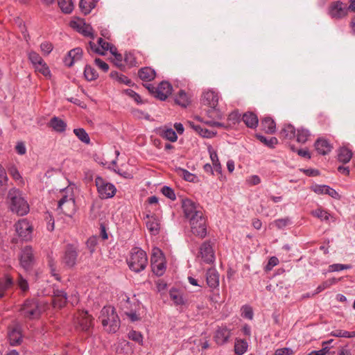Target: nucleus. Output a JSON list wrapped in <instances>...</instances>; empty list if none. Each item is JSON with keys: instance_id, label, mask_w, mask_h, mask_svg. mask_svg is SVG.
I'll use <instances>...</instances> for the list:
<instances>
[{"instance_id": "27", "label": "nucleus", "mask_w": 355, "mask_h": 355, "mask_svg": "<svg viewBox=\"0 0 355 355\" xmlns=\"http://www.w3.org/2000/svg\"><path fill=\"white\" fill-rule=\"evenodd\" d=\"M8 339L10 345H20L22 341V336L18 327H15L8 332Z\"/></svg>"}, {"instance_id": "41", "label": "nucleus", "mask_w": 355, "mask_h": 355, "mask_svg": "<svg viewBox=\"0 0 355 355\" xmlns=\"http://www.w3.org/2000/svg\"><path fill=\"white\" fill-rule=\"evenodd\" d=\"M248 349V343L243 340H239L235 343L234 352L237 355L243 354Z\"/></svg>"}, {"instance_id": "14", "label": "nucleus", "mask_w": 355, "mask_h": 355, "mask_svg": "<svg viewBox=\"0 0 355 355\" xmlns=\"http://www.w3.org/2000/svg\"><path fill=\"white\" fill-rule=\"evenodd\" d=\"M201 259L206 263H212L215 259L214 252L210 241H205L200 247Z\"/></svg>"}, {"instance_id": "54", "label": "nucleus", "mask_w": 355, "mask_h": 355, "mask_svg": "<svg viewBox=\"0 0 355 355\" xmlns=\"http://www.w3.org/2000/svg\"><path fill=\"white\" fill-rule=\"evenodd\" d=\"M53 49V46L51 42H44L40 44V49L44 55H49Z\"/></svg>"}, {"instance_id": "36", "label": "nucleus", "mask_w": 355, "mask_h": 355, "mask_svg": "<svg viewBox=\"0 0 355 355\" xmlns=\"http://www.w3.org/2000/svg\"><path fill=\"white\" fill-rule=\"evenodd\" d=\"M178 173L183 178L184 180L190 182H195L197 180V176L186 169L178 168L176 169Z\"/></svg>"}, {"instance_id": "18", "label": "nucleus", "mask_w": 355, "mask_h": 355, "mask_svg": "<svg viewBox=\"0 0 355 355\" xmlns=\"http://www.w3.org/2000/svg\"><path fill=\"white\" fill-rule=\"evenodd\" d=\"M206 281L207 285L215 288L219 286V274L214 268H209L206 272Z\"/></svg>"}, {"instance_id": "8", "label": "nucleus", "mask_w": 355, "mask_h": 355, "mask_svg": "<svg viewBox=\"0 0 355 355\" xmlns=\"http://www.w3.org/2000/svg\"><path fill=\"white\" fill-rule=\"evenodd\" d=\"M58 209L68 216H72L76 212L75 200L73 197L63 196L58 201Z\"/></svg>"}, {"instance_id": "28", "label": "nucleus", "mask_w": 355, "mask_h": 355, "mask_svg": "<svg viewBox=\"0 0 355 355\" xmlns=\"http://www.w3.org/2000/svg\"><path fill=\"white\" fill-rule=\"evenodd\" d=\"M295 128L293 125L286 124L282 129L280 135L284 139L291 140L295 137Z\"/></svg>"}, {"instance_id": "62", "label": "nucleus", "mask_w": 355, "mask_h": 355, "mask_svg": "<svg viewBox=\"0 0 355 355\" xmlns=\"http://www.w3.org/2000/svg\"><path fill=\"white\" fill-rule=\"evenodd\" d=\"M8 181L6 170L0 164V186L4 185Z\"/></svg>"}, {"instance_id": "38", "label": "nucleus", "mask_w": 355, "mask_h": 355, "mask_svg": "<svg viewBox=\"0 0 355 355\" xmlns=\"http://www.w3.org/2000/svg\"><path fill=\"white\" fill-rule=\"evenodd\" d=\"M310 135V132L307 129L304 128L297 129V132L295 133L297 141L304 144L308 140Z\"/></svg>"}, {"instance_id": "11", "label": "nucleus", "mask_w": 355, "mask_h": 355, "mask_svg": "<svg viewBox=\"0 0 355 355\" xmlns=\"http://www.w3.org/2000/svg\"><path fill=\"white\" fill-rule=\"evenodd\" d=\"M78 252L73 245H67L62 257V262L65 266L73 268L76 264Z\"/></svg>"}, {"instance_id": "24", "label": "nucleus", "mask_w": 355, "mask_h": 355, "mask_svg": "<svg viewBox=\"0 0 355 355\" xmlns=\"http://www.w3.org/2000/svg\"><path fill=\"white\" fill-rule=\"evenodd\" d=\"M243 121L250 128H255L258 125L259 120L257 116L252 112H248L243 115Z\"/></svg>"}, {"instance_id": "57", "label": "nucleus", "mask_w": 355, "mask_h": 355, "mask_svg": "<svg viewBox=\"0 0 355 355\" xmlns=\"http://www.w3.org/2000/svg\"><path fill=\"white\" fill-rule=\"evenodd\" d=\"M242 315L248 319H252L253 318V311L252 309L249 306H244L242 308Z\"/></svg>"}, {"instance_id": "9", "label": "nucleus", "mask_w": 355, "mask_h": 355, "mask_svg": "<svg viewBox=\"0 0 355 355\" xmlns=\"http://www.w3.org/2000/svg\"><path fill=\"white\" fill-rule=\"evenodd\" d=\"M151 266L153 272L157 276L163 275L165 265L162 257V252L158 248L153 249L151 257Z\"/></svg>"}, {"instance_id": "22", "label": "nucleus", "mask_w": 355, "mask_h": 355, "mask_svg": "<svg viewBox=\"0 0 355 355\" xmlns=\"http://www.w3.org/2000/svg\"><path fill=\"white\" fill-rule=\"evenodd\" d=\"M155 71L148 67H142L138 71V76L143 81H151L155 78Z\"/></svg>"}, {"instance_id": "12", "label": "nucleus", "mask_w": 355, "mask_h": 355, "mask_svg": "<svg viewBox=\"0 0 355 355\" xmlns=\"http://www.w3.org/2000/svg\"><path fill=\"white\" fill-rule=\"evenodd\" d=\"M201 101L204 105L208 106L210 108L207 111V114L209 115L211 111L215 110L218 105V95L216 92L209 90L203 93Z\"/></svg>"}, {"instance_id": "52", "label": "nucleus", "mask_w": 355, "mask_h": 355, "mask_svg": "<svg viewBox=\"0 0 355 355\" xmlns=\"http://www.w3.org/2000/svg\"><path fill=\"white\" fill-rule=\"evenodd\" d=\"M72 58H74L75 62L80 60L83 56V50L81 48H75L68 52Z\"/></svg>"}, {"instance_id": "3", "label": "nucleus", "mask_w": 355, "mask_h": 355, "mask_svg": "<svg viewBox=\"0 0 355 355\" xmlns=\"http://www.w3.org/2000/svg\"><path fill=\"white\" fill-rule=\"evenodd\" d=\"M8 199L10 200V209L12 212H15L19 216L26 215L28 212L29 206L19 189H11L8 191Z\"/></svg>"}, {"instance_id": "48", "label": "nucleus", "mask_w": 355, "mask_h": 355, "mask_svg": "<svg viewBox=\"0 0 355 355\" xmlns=\"http://www.w3.org/2000/svg\"><path fill=\"white\" fill-rule=\"evenodd\" d=\"M28 59L33 66L41 64L43 60L42 57L35 51H31L28 53Z\"/></svg>"}, {"instance_id": "19", "label": "nucleus", "mask_w": 355, "mask_h": 355, "mask_svg": "<svg viewBox=\"0 0 355 355\" xmlns=\"http://www.w3.org/2000/svg\"><path fill=\"white\" fill-rule=\"evenodd\" d=\"M189 126L195 130L199 135L205 138H212L216 135V132H213L207 128H202L200 125H196L192 121H188Z\"/></svg>"}, {"instance_id": "25", "label": "nucleus", "mask_w": 355, "mask_h": 355, "mask_svg": "<svg viewBox=\"0 0 355 355\" xmlns=\"http://www.w3.org/2000/svg\"><path fill=\"white\" fill-rule=\"evenodd\" d=\"M49 125L57 132H63L65 131L67 128V123L57 116L51 118L49 123Z\"/></svg>"}, {"instance_id": "35", "label": "nucleus", "mask_w": 355, "mask_h": 355, "mask_svg": "<svg viewBox=\"0 0 355 355\" xmlns=\"http://www.w3.org/2000/svg\"><path fill=\"white\" fill-rule=\"evenodd\" d=\"M84 76L87 80L92 81L98 78V74L92 66L86 65L84 69Z\"/></svg>"}, {"instance_id": "55", "label": "nucleus", "mask_w": 355, "mask_h": 355, "mask_svg": "<svg viewBox=\"0 0 355 355\" xmlns=\"http://www.w3.org/2000/svg\"><path fill=\"white\" fill-rule=\"evenodd\" d=\"M274 223L278 229H283L290 223V219L288 218L277 219Z\"/></svg>"}, {"instance_id": "16", "label": "nucleus", "mask_w": 355, "mask_h": 355, "mask_svg": "<svg viewBox=\"0 0 355 355\" xmlns=\"http://www.w3.org/2000/svg\"><path fill=\"white\" fill-rule=\"evenodd\" d=\"M155 98L164 101L171 94L172 86L167 81H162L156 87Z\"/></svg>"}, {"instance_id": "39", "label": "nucleus", "mask_w": 355, "mask_h": 355, "mask_svg": "<svg viewBox=\"0 0 355 355\" xmlns=\"http://www.w3.org/2000/svg\"><path fill=\"white\" fill-rule=\"evenodd\" d=\"M170 297L174 302L176 305H183L185 302L182 294L178 291L175 289H172L170 291Z\"/></svg>"}, {"instance_id": "53", "label": "nucleus", "mask_w": 355, "mask_h": 355, "mask_svg": "<svg viewBox=\"0 0 355 355\" xmlns=\"http://www.w3.org/2000/svg\"><path fill=\"white\" fill-rule=\"evenodd\" d=\"M97 245V236H93L89 237L87 242L86 245L89 249L91 254H92L95 251V247Z\"/></svg>"}, {"instance_id": "33", "label": "nucleus", "mask_w": 355, "mask_h": 355, "mask_svg": "<svg viewBox=\"0 0 355 355\" xmlns=\"http://www.w3.org/2000/svg\"><path fill=\"white\" fill-rule=\"evenodd\" d=\"M79 325L84 331H88L90 329L92 326V318L87 315V313H85V315L80 320Z\"/></svg>"}, {"instance_id": "40", "label": "nucleus", "mask_w": 355, "mask_h": 355, "mask_svg": "<svg viewBox=\"0 0 355 355\" xmlns=\"http://www.w3.org/2000/svg\"><path fill=\"white\" fill-rule=\"evenodd\" d=\"M73 133L82 142L86 144L90 143L89 137L83 128H76L73 130Z\"/></svg>"}, {"instance_id": "56", "label": "nucleus", "mask_w": 355, "mask_h": 355, "mask_svg": "<svg viewBox=\"0 0 355 355\" xmlns=\"http://www.w3.org/2000/svg\"><path fill=\"white\" fill-rule=\"evenodd\" d=\"M17 284L22 291L26 292L28 290V284L26 279L23 278L20 275H19Z\"/></svg>"}, {"instance_id": "44", "label": "nucleus", "mask_w": 355, "mask_h": 355, "mask_svg": "<svg viewBox=\"0 0 355 355\" xmlns=\"http://www.w3.org/2000/svg\"><path fill=\"white\" fill-rule=\"evenodd\" d=\"M210 157L212 161L213 169L218 174H221V166L220 164L216 153H210Z\"/></svg>"}, {"instance_id": "34", "label": "nucleus", "mask_w": 355, "mask_h": 355, "mask_svg": "<svg viewBox=\"0 0 355 355\" xmlns=\"http://www.w3.org/2000/svg\"><path fill=\"white\" fill-rule=\"evenodd\" d=\"M175 101L177 104L184 107H186L189 103V97L184 90L179 91L175 98Z\"/></svg>"}, {"instance_id": "50", "label": "nucleus", "mask_w": 355, "mask_h": 355, "mask_svg": "<svg viewBox=\"0 0 355 355\" xmlns=\"http://www.w3.org/2000/svg\"><path fill=\"white\" fill-rule=\"evenodd\" d=\"M333 341V340H330L328 342H323L322 346L323 347L318 350V352H320V355H334L335 351L331 350V349L328 347V345L331 343Z\"/></svg>"}, {"instance_id": "61", "label": "nucleus", "mask_w": 355, "mask_h": 355, "mask_svg": "<svg viewBox=\"0 0 355 355\" xmlns=\"http://www.w3.org/2000/svg\"><path fill=\"white\" fill-rule=\"evenodd\" d=\"M278 263H279V260H278V259L277 257H271L269 259L267 265L266 266V268H265L266 270H272V268L274 266H277L278 264Z\"/></svg>"}, {"instance_id": "32", "label": "nucleus", "mask_w": 355, "mask_h": 355, "mask_svg": "<svg viewBox=\"0 0 355 355\" xmlns=\"http://www.w3.org/2000/svg\"><path fill=\"white\" fill-rule=\"evenodd\" d=\"M13 284L12 279L7 275L5 279H0V298L4 296L5 291Z\"/></svg>"}, {"instance_id": "64", "label": "nucleus", "mask_w": 355, "mask_h": 355, "mask_svg": "<svg viewBox=\"0 0 355 355\" xmlns=\"http://www.w3.org/2000/svg\"><path fill=\"white\" fill-rule=\"evenodd\" d=\"M117 80L120 83H123L126 85H128V86H132L133 85V83L132 82V80L130 79H129L127 76L123 75V74H121L120 76H119V78L117 79Z\"/></svg>"}, {"instance_id": "23", "label": "nucleus", "mask_w": 355, "mask_h": 355, "mask_svg": "<svg viewBox=\"0 0 355 355\" xmlns=\"http://www.w3.org/2000/svg\"><path fill=\"white\" fill-rule=\"evenodd\" d=\"M147 220L146 222V227L151 234L156 235L159 233V224L155 216H146Z\"/></svg>"}, {"instance_id": "2", "label": "nucleus", "mask_w": 355, "mask_h": 355, "mask_svg": "<svg viewBox=\"0 0 355 355\" xmlns=\"http://www.w3.org/2000/svg\"><path fill=\"white\" fill-rule=\"evenodd\" d=\"M99 319L108 333H116L120 327L121 321L113 306H104L101 311Z\"/></svg>"}, {"instance_id": "43", "label": "nucleus", "mask_w": 355, "mask_h": 355, "mask_svg": "<svg viewBox=\"0 0 355 355\" xmlns=\"http://www.w3.org/2000/svg\"><path fill=\"white\" fill-rule=\"evenodd\" d=\"M312 214L321 219L322 220H324L326 222H328L329 220V218L331 216L330 214H329L327 211L322 210L321 209H317L312 211Z\"/></svg>"}, {"instance_id": "59", "label": "nucleus", "mask_w": 355, "mask_h": 355, "mask_svg": "<svg viewBox=\"0 0 355 355\" xmlns=\"http://www.w3.org/2000/svg\"><path fill=\"white\" fill-rule=\"evenodd\" d=\"M123 60V57L121 53H118L117 55H115L114 63L116 67H118L121 69H123L125 68V66L122 64Z\"/></svg>"}, {"instance_id": "6", "label": "nucleus", "mask_w": 355, "mask_h": 355, "mask_svg": "<svg viewBox=\"0 0 355 355\" xmlns=\"http://www.w3.org/2000/svg\"><path fill=\"white\" fill-rule=\"evenodd\" d=\"M95 185L101 199L112 198L116 192V189L113 184L107 182L100 176L95 178Z\"/></svg>"}, {"instance_id": "29", "label": "nucleus", "mask_w": 355, "mask_h": 355, "mask_svg": "<svg viewBox=\"0 0 355 355\" xmlns=\"http://www.w3.org/2000/svg\"><path fill=\"white\" fill-rule=\"evenodd\" d=\"M352 157V151L347 148L343 147L338 150V159L339 162L346 164L349 162Z\"/></svg>"}, {"instance_id": "31", "label": "nucleus", "mask_w": 355, "mask_h": 355, "mask_svg": "<svg viewBox=\"0 0 355 355\" xmlns=\"http://www.w3.org/2000/svg\"><path fill=\"white\" fill-rule=\"evenodd\" d=\"M255 137L258 140H259L265 146H266L269 148H274L275 146V145H277L278 143L277 139L275 137L267 138L260 134H257L255 135Z\"/></svg>"}, {"instance_id": "60", "label": "nucleus", "mask_w": 355, "mask_h": 355, "mask_svg": "<svg viewBox=\"0 0 355 355\" xmlns=\"http://www.w3.org/2000/svg\"><path fill=\"white\" fill-rule=\"evenodd\" d=\"M125 93L130 97L132 98L137 103L141 102V96L135 91L130 89H128L125 90Z\"/></svg>"}, {"instance_id": "46", "label": "nucleus", "mask_w": 355, "mask_h": 355, "mask_svg": "<svg viewBox=\"0 0 355 355\" xmlns=\"http://www.w3.org/2000/svg\"><path fill=\"white\" fill-rule=\"evenodd\" d=\"M34 67L36 71H39L44 76H50V70L44 61H42L41 64L35 65Z\"/></svg>"}, {"instance_id": "30", "label": "nucleus", "mask_w": 355, "mask_h": 355, "mask_svg": "<svg viewBox=\"0 0 355 355\" xmlns=\"http://www.w3.org/2000/svg\"><path fill=\"white\" fill-rule=\"evenodd\" d=\"M95 6V0H80L79 3L80 9L85 15L89 14Z\"/></svg>"}, {"instance_id": "63", "label": "nucleus", "mask_w": 355, "mask_h": 355, "mask_svg": "<svg viewBox=\"0 0 355 355\" xmlns=\"http://www.w3.org/2000/svg\"><path fill=\"white\" fill-rule=\"evenodd\" d=\"M292 354L293 350L288 347L277 349L275 352V355H290Z\"/></svg>"}, {"instance_id": "5", "label": "nucleus", "mask_w": 355, "mask_h": 355, "mask_svg": "<svg viewBox=\"0 0 355 355\" xmlns=\"http://www.w3.org/2000/svg\"><path fill=\"white\" fill-rule=\"evenodd\" d=\"M19 312L26 319H38L42 313V306L38 300L35 298L27 299L21 305Z\"/></svg>"}, {"instance_id": "49", "label": "nucleus", "mask_w": 355, "mask_h": 355, "mask_svg": "<svg viewBox=\"0 0 355 355\" xmlns=\"http://www.w3.org/2000/svg\"><path fill=\"white\" fill-rule=\"evenodd\" d=\"M162 194L169 198L171 200H175L176 199V196L175 192L172 188L168 186H164L162 188Z\"/></svg>"}, {"instance_id": "15", "label": "nucleus", "mask_w": 355, "mask_h": 355, "mask_svg": "<svg viewBox=\"0 0 355 355\" xmlns=\"http://www.w3.org/2000/svg\"><path fill=\"white\" fill-rule=\"evenodd\" d=\"M67 302V294L64 290L53 288V306L58 309L63 308Z\"/></svg>"}, {"instance_id": "45", "label": "nucleus", "mask_w": 355, "mask_h": 355, "mask_svg": "<svg viewBox=\"0 0 355 355\" xmlns=\"http://www.w3.org/2000/svg\"><path fill=\"white\" fill-rule=\"evenodd\" d=\"M128 338L139 343V345L143 344V336L139 331L132 330L128 334Z\"/></svg>"}, {"instance_id": "17", "label": "nucleus", "mask_w": 355, "mask_h": 355, "mask_svg": "<svg viewBox=\"0 0 355 355\" xmlns=\"http://www.w3.org/2000/svg\"><path fill=\"white\" fill-rule=\"evenodd\" d=\"M230 335V329L226 327H220L216 329L214 339L217 345H223L228 341Z\"/></svg>"}, {"instance_id": "21", "label": "nucleus", "mask_w": 355, "mask_h": 355, "mask_svg": "<svg viewBox=\"0 0 355 355\" xmlns=\"http://www.w3.org/2000/svg\"><path fill=\"white\" fill-rule=\"evenodd\" d=\"M313 190L318 194H327L334 198H339L338 193L327 185H315Z\"/></svg>"}, {"instance_id": "58", "label": "nucleus", "mask_w": 355, "mask_h": 355, "mask_svg": "<svg viewBox=\"0 0 355 355\" xmlns=\"http://www.w3.org/2000/svg\"><path fill=\"white\" fill-rule=\"evenodd\" d=\"M95 64L98 68L102 69L104 72H107L109 69V65L100 58H96L94 60Z\"/></svg>"}, {"instance_id": "10", "label": "nucleus", "mask_w": 355, "mask_h": 355, "mask_svg": "<svg viewBox=\"0 0 355 355\" xmlns=\"http://www.w3.org/2000/svg\"><path fill=\"white\" fill-rule=\"evenodd\" d=\"M15 230L18 236L24 241H29L32 238L33 227L25 219L19 220L15 224Z\"/></svg>"}, {"instance_id": "42", "label": "nucleus", "mask_w": 355, "mask_h": 355, "mask_svg": "<svg viewBox=\"0 0 355 355\" xmlns=\"http://www.w3.org/2000/svg\"><path fill=\"white\" fill-rule=\"evenodd\" d=\"M161 136L171 142H175L178 139V136L172 128H166L162 131Z\"/></svg>"}, {"instance_id": "47", "label": "nucleus", "mask_w": 355, "mask_h": 355, "mask_svg": "<svg viewBox=\"0 0 355 355\" xmlns=\"http://www.w3.org/2000/svg\"><path fill=\"white\" fill-rule=\"evenodd\" d=\"M351 268H352L351 265H348V264L334 263L329 266L328 271L330 272H338L340 270L349 269Z\"/></svg>"}, {"instance_id": "37", "label": "nucleus", "mask_w": 355, "mask_h": 355, "mask_svg": "<svg viewBox=\"0 0 355 355\" xmlns=\"http://www.w3.org/2000/svg\"><path fill=\"white\" fill-rule=\"evenodd\" d=\"M58 3L61 10L66 14L71 13L73 9L71 0H58Z\"/></svg>"}, {"instance_id": "7", "label": "nucleus", "mask_w": 355, "mask_h": 355, "mask_svg": "<svg viewBox=\"0 0 355 355\" xmlns=\"http://www.w3.org/2000/svg\"><path fill=\"white\" fill-rule=\"evenodd\" d=\"M349 11L347 4L339 0L332 1L328 8V15L334 19H341L346 17Z\"/></svg>"}, {"instance_id": "51", "label": "nucleus", "mask_w": 355, "mask_h": 355, "mask_svg": "<svg viewBox=\"0 0 355 355\" xmlns=\"http://www.w3.org/2000/svg\"><path fill=\"white\" fill-rule=\"evenodd\" d=\"M79 32H80L85 36L90 37L92 39H94L93 28L88 24H84L83 26L80 28Z\"/></svg>"}, {"instance_id": "13", "label": "nucleus", "mask_w": 355, "mask_h": 355, "mask_svg": "<svg viewBox=\"0 0 355 355\" xmlns=\"http://www.w3.org/2000/svg\"><path fill=\"white\" fill-rule=\"evenodd\" d=\"M34 256L33 250L31 246L26 245L21 249L20 255L21 266L25 269L28 270L33 264Z\"/></svg>"}, {"instance_id": "20", "label": "nucleus", "mask_w": 355, "mask_h": 355, "mask_svg": "<svg viewBox=\"0 0 355 355\" xmlns=\"http://www.w3.org/2000/svg\"><path fill=\"white\" fill-rule=\"evenodd\" d=\"M315 148L319 154L327 155L331 150L332 146L327 139H318L315 142Z\"/></svg>"}, {"instance_id": "26", "label": "nucleus", "mask_w": 355, "mask_h": 355, "mask_svg": "<svg viewBox=\"0 0 355 355\" xmlns=\"http://www.w3.org/2000/svg\"><path fill=\"white\" fill-rule=\"evenodd\" d=\"M261 127L262 130L268 134H272L276 130L275 122L272 118L268 116L263 118L261 121Z\"/></svg>"}, {"instance_id": "4", "label": "nucleus", "mask_w": 355, "mask_h": 355, "mask_svg": "<svg viewBox=\"0 0 355 355\" xmlns=\"http://www.w3.org/2000/svg\"><path fill=\"white\" fill-rule=\"evenodd\" d=\"M130 269L136 272L144 270L148 263V258L144 250L139 248H134L130 252V258L127 260Z\"/></svg>"}, {"instance_id": "1", "label": "nucleus", "mask_w": 355, "mask_h": 355, "mask_svg": "<svg viewBox=\"0 0 355 355\" xmlns=\"http://www.w3.org/2000/svg\"><path fill=\"white\" fill-rule=\"evenodd\" d=\"M184 217L189 220L192 233L200 239L207 235L206 218L199 204L186 198L182 201Z\"/></svg>"}]
</instances>
